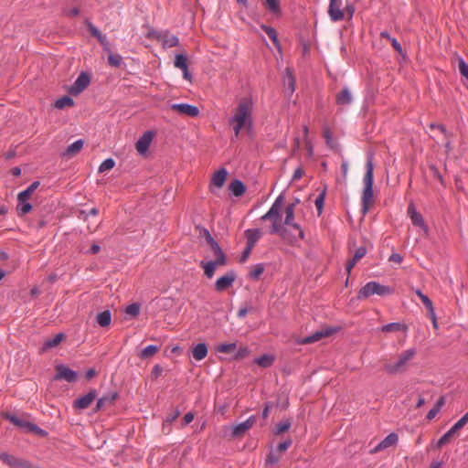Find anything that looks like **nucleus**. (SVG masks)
<instances>
[{
  "label": "nucleus",
  "instance_id": "1",
  "mask_svg": "<svg viewBox=\"0 0 468 468\" xmlns=\"http://www.w3.org/2000/svg\"><path fill=\"white\" fill-rule=\"evenodd\" d=\"M298 202L299 201L296 200L294 203H292L285 207V218L283 225L281 215L282 207V197H279L274 201L269 211L261 217L262 220L271 221V232L278 234L282 239L290 245H295L299 240L304 238L303 230L294 221V208Z\"/></svg>",
  "mask_w": 468,
  "mask_h": 468
},
{
  "label": "nucleus",
  "instance_id": "2",
  "mask_svg": "<svg viewBox=\"0 0 468 468\" xmlns=\"http://www.w3.org/2000/svg\"><path fill=\"white\" fill-rule=\"evenodd\" d=\"M253 101L250 98H241L232 109V115L229 120L232 127L234 136L239 137L241 132H249L251 129L253 119Z\"/></svg>",
  "mask_w": 468,
  "mask_h": 468
},
{
  "label": "nucleus",
  "instance_id": "3",
  "mask_svg": "<svg viewBox=\"0 0 468 468\" xmlns=\"http://www.w3.org/2000/svg\"><path fill=\"white\" fill-rule=\"evenodd\" d=\"M373 162L372 157H369L366 164V173L363 178L365 185L362 194V207L363 212L366 213L368 207L373 204Z\"/></svg>",
  "mask_w": 468,
  "mask_h": 468
},
{
  "label": "nucleus",
  "instance_id": "4",
  "mask_svg": "<svg viewBox=\"0 0 468 468\" xmlns=\"http://www.w3.org/2000/svg\"><path fill=\"white\" fill-rule=\"evenodd\" d=\"M415 348L407 349L399 355L397 361L385 363L384 369L389 374L404 372L407 368L408 363L415 356Z\"/></svg>",
  "mask_w": 468,
  "mask_h": 468
},
{
  "label": "nucleus",
  "instance_id": "5",
  "mask_svg": "<svg viewBox=\"0 0 468 468\" xmlns=\"http://www.w3.org/2000/svg\"><path fill=\"white\" fill-rule=\"evenodd\" d=\"M392 292L393 290L388 286L381 285L376 282H369L360 289L358 298L366 299L374 294L384 296Z\"/></svg>",
  "mask_w": 468,
  "mask_h": 468
},
{
  "label": "nucleus",
  "instance_id": "6",
  "mask_svg": "<svg viewBox=\"0 0 468 468\" xmlns=\"http://www.w3.org/2000/svg\"><path fill=\"white\" fill-rule=\"evenodd\" d=\"M336 330L337 329L335 327H323L309 336L298 339L296 343L299 345H309L315 343L323 338L332 335L336 332Z\"/></svg>",
  "mask_w": 468,
  "mask_h": 468
},
{
  "label": "nucleus",
  "instance_id": "7",
  "mask_svg": "<svg viewBox=\"0 0 468 468\" xmlns=\"http://www.w3.org/2000/svg\"><path fill=\"white\" fill-rule=\"evenodd\" d=\"M0 461L10 468H31V463L5 452H0Z\"/></svg>",
  "mask_w": 468,
  "mask_h": 468
},
{
  "label": "nucleus",
  "instance_id": "8",
  "mask_svg": "<svg viewBox=\"0 0 468 468\" xmlns=\"http://www.w3.org/2000/svg\"><path fill=\"white\" fill-rule=\"evenodd\" d=\"M90 78L89 74L81 72L75 82L69 88V92L71 95H78L82 92L90 84Z\"/></svg>",
  "mask_w": 468,
  "mask_h": 468
},
{
  "label": "nucleus",
  "instance_id": "9",
  "mask_svg": "<svg viewBox=\"0 0 468 468\" xmlns=\"http://www.w3.org/2000/svg\"><path fill=\"white\" fill-rule=\"evenodd\" d=\"M170 109L181 115L188 117H196L199 114V110L197 106L187 103H174Z\"/></svg>",
  "mask_w": 468,
  "mask_h": 468
},
{
  "label": "nucleus",
  "instance_id": "10",
  "mask_svg": "<svg viewBox=\"0 0 468 468\" xmlns=\"http://www.w3.org/2000/svg\"><path fill=\"white\" fill-rule=\"evenodd\" d=\"M342 5V0H330L328 15L332 21L336 22L344 19L345 13Z\"/></svg>",
  "mask_w": 468,
  "mask_h": 468
},
{
  "label": "nucleus",
  "instance_id": "11",
  "mask_svg": "<svg viewBox=\"0 0 468 468\" xmlns=\"http://www.w3.org/2000/svg\"><path fill=\"white\" fill-rule=\"evenodd\" d=\"M96 398V390L91 389L84 396L76 399L73 403V407L78 410H85L90 406V404L95 400Z\"/></svg>",
  "mask_w": 468,
  "mask_h": 468
},
{
  "label": "nucleus",
  "instance_id": "12",
  "mask_svg": "<svg viewBox=\"0 0 468 468\" xmlns=\"http://www.w3.org/2000/svg\"><path fill=\"white\" fill-rule=\"evenodd\" d=\"M5 418L17 427L26 429L29 431H34V432L40 433V434L43 433V431L40 430L38 427H37L35 424H32V423H30L23 419H20L15 415L7 414L5 416Z\"/></svg>",
  "mask_w": 468,
  "mask_h": 468
},
{
  "label": "nucleus",
  "instance_id": "13",
  "mask_svg": "<svg viewBox=\"0 0 468 468\" xmlns=\"http://www.w3.org/2000/svg\"><path fill=\"white\" fill-rule=\"evenodd\" d=\"M236 280L234 271H229L222 277L218 278L215 282V288L218 292H223L229 288Z\"/></svg>",
  "mask_w": 468,
  "mask_h": 468
},
{
  "label": "nucleus",
  "instance_id": "14",
  "mask_svg": "<svg viewBox=\"0 0 468 468\" xmlns=\"http://www.w3.org/2000/svg\"><path fill=\"white\" fill-rule=\"evenodd\" d=\"M256 418L254 416H250L245 421L239 423L232 427V436L233 437H241L246 431H248L255 423Z\"/></svg>",
  "mask_w": 468,
  "mask_h": 468
},
{
  "label": "nucleus",
  "instance_id": "15",
  "mask_svg": "<svg viewBox=\"0 0 468 468\" xmlns=\"http://www.w3.org/2000/svg\"><path fill=\"white\" fill-rule=\"evenodd\" d=\"M399 441V437L396 433H390L388 434L384 440H382L375 448L370 450V454H375L377 452H379L390 446H394L397 444Z\"/></svg>",
  "mask_w": 468,
  "mask_h": 468
},
{
  "label": "nucleus",
  "instance_id": "16",
  "mask_svg": "<svg viewBox=\"0 0 468 468\" xmlns=\"http://www.w3.org/2000/svg\"><path fill=\"white\" fill-rule=\"evenodd\" d=\"M408 214L411 219L413 225L420 227L425 233L428 234V227L426 226L422 216L417 212L413 205H410L408 207Z\"/></svg>",
  "mask_w": 468,
  "mask_h": 468
},
{
  "label": "nucleus",
  "instance_id": "17",
  "mask_svg": "<svg viewBox=\"0 0 468 468\" xmlns=\"http://www.w3.org/2000/svg\"><path fill=\"white\" fill-rule=\"evenodd\" d=\"M154 138L153 132L144 133L139 140L136 142L135 148L137 152L141 154H144L147 152L152 141Z\"/></svg>",
  "mask_w": 468,
  "mask_h": 468
},
{
  "label": "nucleus",
  "instance_id": "18",
  "mask_svg": "<svg viewBox=\"0 0 468 468\" xmlns=\"http://www.w3.org/2000/svg\"><path fill=\"white\" fill-rule=\"evenodd\" d=\"M55 379H65L68 382H74L77 379V373L65 366H58Z\"/></svg>",
  "mask_w": 468,
  "mask_h": 468
},
{
  "label": "nucleus",
  "instance_id": "19",
  "mask_svg": "<svg viewBox=\"0 0 468 468\" xmlns=\"http://www.w3.org/2000/svg\"><path fill=\"white\" fill-rule=\"evenodd\" d=\"M227 176L228 171L225 168H220L219 170L216 171L211 178V191H213V186L221 188L226 182Z\"/></svg>",
  "mask_w": 468,
  "mask_h": 468
},
{
  "label": "nucleus",
  "instance_id": "20",
  "mask_svg": "<svg viewBox=\"0 0 468 468\" xmlns=\"http://www.w3.org/2000/svg\"><path fill=\"white\" fill-rule=\"evenodd\" d=\"M148 37L161 38L165 48H173L176 47L178 43V38L176 36H170L168 34H164L161 36L153 31L148 33Z\"/></svg>",
  "mask_w": 468,
  "mask_h": 468
},
{
  "label": "nucleus",
  "instance_id": "21",
  "mask_svg": "<svg viewBox=\"0 0 468 468\" xmlns=\"http://www.w3.org/2000/svg\"><path fill=\"white\" fill-rule=\"evenodd\" d=\"M84 145V141L80 139L75 141L73 144L68 146L66 151L63 153V156L71 158L80 152Z\"/></svg>",
  "mask_w": 468,
  "mask_h": 468
},
{
  "label": "nucleus",
  "instance_id": "22",
  "mask_svg": "<svg viewBox=\"0 0 468 468\" xmlns=\"http://www.w3.org/2000/svg\"><path fill=\"white\" fill-rule=\"evenodd\" d=\"M244 234L247 239V245L252 248L261 237V231L258 229H247Z\"/></svg>",
  "mask_w": 468,
  "mask_h": 468
},
{
  "label": "nucleus",
  "instance_id": "23",
  "mask_svg": "<svg viewBox=\"0 0 468 468\" xmlns=\"http://www.w3.org/2000/svg\"><path fill=\"white\" fill-rule=\"evenodd\" d=\"M207 355V346L204 343H199L192 349V356L197 361L204 359Z\"/></svg>",
  "mask_w": 468,
  "mask_h": 468
},
{
  "label": "nucleus",
  "instance_id": "24",
  "mask_svg": "<svg viewBox=\"0 0 468 468\" xmlns=\"http://www.w3.org/2000/svg\"><path fill=\"white\" fill-rule=\"evenodd\" d=\"M229 190L232 192V194L235 197L242 196L245 193V190H246V187H245L244 184L241 181L238 180V179L232 181L229 184Z\"/></svg>",
  "mask_w": 468,
  "mask_h": 468
},
{
  "label": "nucleus",
  "instance_id": "25",
  "mask_svg": "<svg viewBox=\"0 0 468 468\" xmlns=\"http://www.w3.org/2000/svg\"><path fill=\"white\" fill-rule=\"evenodd\" d=\"M352 101V95L347 89H344L336 95V103L339 105H347Z\"/></svg>",
  "mask_w": 468,
  "mask_h": 468
},
{
  "label": "nucleus",
  "instance_id": "26",
  "mask_svg": "<svg viewBox=\"0 0 468 468\" xmlns=\"http://www.w3.org/2000/svg\"><path fill=\"white\" fill-rule=\"evenodd\" d=\"M117 394L112 393L99 399L96 405V410H101L105 406L112 404L116 399Z\"/></svg>",
  "mask_w": 468,
  "mask_h": 468
},
{
  "label": "nucleus",
  "instance_id": "27",
  "mask_svg": "<svg viewBox=\"0 0 468 468\" xmlns=\"http://www.w3.org/2000/svg\"><path fill=\"white\" fill-rule=\"evenodd\" d=\"M261 29L268 35V37L271 39L274 46L280 49V43L278 40V35L276 30L273 27H268L266 25H261Z\"/></svg>",
  "mask_w": 468,
  "mask_h": 468
},
{
  "label": "nucleus",
  "instance_id": "28",
  "mask_svg": "<svg viewBox=\"0 0 468 468\" xmlns=\"http://www.w3.org/2000/svg\"><path fill=\"white\" fill-rule=\"evenodd\" d=\"M263 5L268 11L274 15L281 13L280 0H264Z\"/></svg>",
  "mask_w": 468,
  "mask_h": 468
},
{
  "label": "nucleus",
  "instance_id": "29",
  "mask_svg": "<svg viewBox=\"0 0 468 468\" xmlns=\"http://www.w3.org/2000/svg\"><path fill=\"white\" fill-rule=\"evenodd\" d=\"M96 321L102 327L108 326L112 321V315L110 311L106 310L102 313L98 314L96 316Z\"/></svg>",
  "mask_w": 468,
  "mask_h": 468
},
{
  "label": "nucleus",
  "instance_id": "30",
  "mask_svg": "<svg viewBox=\"0 0 468 468\" xmlns=\"http://www.w3.org/2000/svg\"><path fill=\"white\" fill-rule=\"evenodd\" d=\"M32 209L31 204L25 199H17L16 210L19 216L27 214Z\"/></svg>",
  "mask_w": 468,
  "mask_h": 468
},
{
  "label": "nucleus",
  "instance_id": "31",
  "mask_svg": "<svg viewBox=\"0 0 468 468\" xmlns=\"http://www.w3.org/2000/svg\"><path fill=\"white\" fill-rule=\"evenodd\" d=\"M274 356L272 355H263L255 359V363L261 367H269L273 364Z\"/></svg>",
  "mask_w": 468,
  "mask_h": 468
},
{
  "label": "nucleus",
  "instance_id": "32",
  "mask_svg": "<svg viewBox=\"0 0 468 468\" xmlns=\"http://www.w3.org/2000/svg\"><path fill=\"white\" fill-rule=\"evenodd\" d=\"M206 239H207L208 245L210 246L211 250L214 252L215 256L218 254L223 253V251H222L221 248L219 247V245L218 244V242L212 238V236L207 231L206 233Z\"/></svg>",
  "mask_w": 468,
  "mask_h": 468
},
{
  "label": "nucleus",
  "instance_id": "33",
  "mask_svg": "<svg viewBox=\"0 0 468 468\" xmlns=\"http://www.w3.org/2000/svg\"><path fill=\"white\" fill-rule=\"evenodd\" d=\"M64 339V335L63 334H58L56 335L54 337L52 338H49L48 339L45 344H44V346L43 348L44 349H48V348H51V347H55L57 346L62 340Z\"/></svg>",
  "mask_w": 468,
  "mask_h": 468
},
{
  "label": "nucleus",
  "instance_id": "34",
  "mask_svg": "<svg viewBox=\"0 0 468 468\" xmlns=\"http://www.w3.org/2000/svg\"><path fill=\"white\" fill-rule=\"evenodd\" d=\"M73 104H74V101L70 97L64 96V97L57 100L54 105L57 109H64L66 107H71V106H73Z\"/></svg>",
  "mask_w": 468,
  "mask_h": 468
},
{
  "label": "nucleus",
  "instance_id": "35",
  "mask_svg": "<svg viewBox=\"0 0 468 468\" xmlns=\"http://www.w3.org/2000/svg\"><path fill=\"white\" fill-rule=\"evenodd\" d=\"M406 326L399 323H390L381 327L382 332H398L400 330H406Z\"/></svg>",
  "mask_w": 468,
  "mask_h": 468
},
{
  "label": "nucleus",
  "instance_id": "36",
  "mask_svg": "<svg viewBox=\"0 0 468 468\" xmlns=\"http://www.w3.org/2000/svg\"><path fill=\"white\" fill-rule=\"evenodd\" d=\"M200 264H201V266L204 269V272H205L206 276L207 278H212L213 275H214V272H215V271L217 269L215 264H213L211 261H207V262L201 261Z\"/></svg>",
  "mask_w": 468,
  "mask_h": 468
},
{
  "label": "nucleus",
  "instance_id": "37",
  "mask_svg": "<svg viewBox=\"0 0 468 468\" xmlns=\"http://www.w3.org/2000/svg\"><path fill=\"white\" fill-rule=\"evenodd\" d=\"M285 83L288 86V90H290V93H292L294 91L295 80H294L292 70L289 68L286 69Z\"/></svg>",
  "mask_w": 468,
  "mask_h": 468
},
{
  "label": "nucleus",
  "instance_id": "38",
  "mask_svg": "<svg viewBox=\"0 0 468 468\" xmlns=\"http://www.w3.org/2000/svg\"><path fill=\"white\" fill-rule=\"evenodd\" d=\"M158 349H159L158 346L150 345L141 351L140 357L141 358H148V357L154 356L158 351Z\"/></svg>",
  "mask_w": 468,
  "mask_h": 468
},
{
  "label": "nucleus",
  "instance_id": "39",
  "mask_svg": "<svg viewBox=\"0 0 468 468\" xmlns=\"http://www.w3.org/2000/svg\"><path fill=\"white\" fill-rule=\"evenodd\" d=\"M174 65L176 68L180 69L181 70L186 69V68H187L186 57L183 54L176 55Z\"/></svg>",
  "mask_w": 468,
  "mask_h": 468
},
{
  "label": "nucleus",
  "instance_id": "40",
  "mask_svg": "<svg viewBox=\"0 0 468 468\" xmlns=\"http://www.w3.org/2000/svg\"><path fill=\"white\" fill-rule=\"evenodd\" d=\"M236 347H237V345L235 343L221 344V345L218 346L217 351L219 353L229 354V353L233 352L236 349Z\"/></svg>",
  "mask_w": 468,
  "mask_h": 468
},
{
  "label": "nucleus",
  "instance_id": "41",
  "mask_svg": "<svg viewBox=\"0 0 468 468\" xmlns=\"http://www.w3.org/2000/svg\"><path fill=\"white\" fill-rule=\"evenodd\" d=\"M109 64L112 67L118 68L122 63V58L119 54L110 53L108 56Z\"/></svg>",
  "mask_w": 468,
  "mask_h": 468
},
{
  "label": "nucleus",
  "instance_id": "42",
  "mask_svg": "<svg viewBox=\"0 0 468 468\" xmlns=\"http://www.w3.org/2000/svg\"><path fill=\"white\" fill-rule=\"evenodd\" d=\"M263 271H264V266L262 264H256L251 267V270L250 271V276L252 279H257L262 274Z\"/></svg>",
  "mask_w": 468,
  "mask_h": 468
},
{
  "label": "nucleus",
  "instance_id": "43",
  "mask_svg": "<svg viewBox=\"0 0 468 468\" xmlns=\"http://www.w3.org/2000/svg\"><path fill=\"white\" fill-rule=\"evenodd\" d=\"M114 165H115L114 160L112 159V158H108V159L104 160L101 164V165L99 167V172L100 173H103V172H106L108 170H111V169H112L114 167Z\"/></svg>",
  "mask_w": 468,
  "mask_h": 468
},
{
  "label": "nucleus",
  "instance_id": "44",
  "mask_svg": "<svg viewBox=\"0 0 468 468\" xmlns=\"http://www.w3.org/2000/svg\"><path fill=\"white\" fill-rule=\"evenodd\" d=\"M125 313L132 317H135L140 313V305L138 303H132L126 307Z\"/></svg>",
  "mask_w": 468,
  "mask_h": 468
},
{
  "label": "nucleus",
  "instance_id": "45",
  "mask_svg": "<svg viewBox=\"0 0 468 468\" xmlns=\"http://www.w3.org/2000/svg\"><path fill=\"white\" fill-rule=\"evenodd\" d=\"M458 69L462 76L468 80V64L462 58L458 59Z\"/></svg>",
  "mask_w": 468,
  "mask_h": 468
},
{
  "label": "nucleus",
  "instance_id": "46",
  "mask_svg": "<svg viewBox=\"0 0 468 468\" xmlns=\"http://www.w3.org/2000/svg\"><path fill=\"white\" fill-rule=\"evenodd\" d=\"M291 425L292 424H291L290 420H285V421H282V422L279 423L277 425L276 433L277 434H282V433L287 431L290 429Z\"/></svg>",
  "mask_w": 468,
  "mask_h": 468
},
{
  "label": "nucleus",
  "instance_id": "47",
  "mask_svg": "<svg viewBox=\"0 0 468 468\" xmlns=\"http://www.w3.org/2000/svg\"><path fill=\"white\" fill-rule=\"evenodd\" d=\"M226 256L223 253H220V254H218L216 255V260L215 261H211V262L213 264H215V266L218 268V266H223L226 264Z\"/></svg>",
  "mask_w": 468,
  "mask_h": 468
},
{
  "label": "nucleus",
  "instance_id": "48",
  "mask_svg": "<svg viewBox=\"0 0 468 468\" xmlns=\"http://www.w3.org/2000/svg\"><path fill=\"white\" fill-rule=\"evenodd\" d=\"M366 253H367L366 248L360 247L356 250L352 259L354 260V261L358 262L366 255Z\"/></svg>",
  "mask_w": 468,
  "mask_h": 468
},
{
  "label": "nucleus",
  "instance_id": "49",
  "mask_svg": "<svg viewBox=\"0 0 468 468\" xmlns=\"http://www.w3.org/2000/svg\"><path fill=\"white\" fill-rule=\"evenodd\" d=\"M420 301L426 306L429 313H432L434 311L432 302L427 295H421Z\"/></svg>",
  "mask_w": 468,
  "mask_h": 468
},
{
  "label": "nucleus",
  "instance_id": "50",
  "mask_svg": "<svg viewBox=\"0 0 468 468\" xmlns=\"http://www.w3.org/2000/svg\"><path fill=\"white\" fill-rule=\"evenodd\" d=\"M324 200V192L321 193L315 199V207L318 210V213L321 214Z\"/></svg>",
  "mask_w": 468,
  "mask_h": 468
},
{
  "label": "nucleus",
  "instance_id": "51",
  "mask_svg": "<svg viewBox=\"0 0 468 468\" xmlns=\"http://www.w3.org/2000/svg\"><path fill=\"white\" fill-rule=\"evenodd\" d=\"M452 437L446 432L443 436L441 437V439L437 442V448H441L444 444L450 442L452 441Z\"/></svg>",
  "mask_w": 468,
  "mask_h": 468
},
{
  "label": "nucleus",
  "instance_id": "52",
  "mask_svg": "<svg viewBox=\"0 0 468 468\" xmlns=\"http://www.w3.org/2000/svg\"><path fill=\"white\" fill-rule=\"evenodd\" d=\"M98 213H99V210L97 208L93 207L89 212H85L83 210L80 211V218L86 220L89 216H97Z\"/></svg>",
  "mask_w": 468,
  "mask_h": 468
},
{
  "label": "nucleus",
  "instance_id": "53",
  "mask_svg": "<svg viewBox=\"0 0 468 468\" xmlns=\"http://www.w3.org/2000/svg\"><path fill=\"white\" fill-rule=\"evenodd\" d=\"M87 26H88V29H89L90 35L95 37L96 38H99L100 36L101 35V31L95 26H93L91 23H88Z\"/></svg>",
  "mask_w": 468,
  "mask_h": 468
},
{
  "label": "nucleus",
  "instance_id": "54",
  "mask_svg": "<svg viewBox=\"0 0 468 468\" xmlns=\"http://www.w3.org/2000/svg\"><path fill=\"white\" fill-rule=\"evenodd\" d=\"M291 444H292V440L288 439L287 441L279 443V445L277 446V450L280 452H283L291 446Z\"/></svg>",
  "mask_w": 468,
  "mask_h": 468
},
{
  "label": "nucleus",
  "instance_id": "55",
  "mask_svg": "<svg viewBox=\"0 0 468 468\" xmlns=\"http://www.w3.org/2000/svg\"><path fill=\"white\" fill-rule=\"evenodd\" d=\"M252 249H253L252 247H250L248 245L246 246V248L240 257V260H239L240 262H245L248 260L249 256L251 253Z\"/></svg>",
  "mask_w": 468,
  "mask_h": 468
},
{
  "label": "nucleus",
  "instance_id": "56",
  "mask_svg": "<svg viewBox=\"0 0 468 468\" xmlns=\"http://www.w3.org/2000/svg\"><path fill=\"white\" fill-rule=\"evenodd\" d=\"M468 422V411L455 423L460 429L464 427Z\"/></svg>",
  "mask_w": 468,
  "mask_h": 468
},
{
  "label": "nucleus",
  "instance_id": "57",
  "mask_svg": "<svg viewBox=\"0 0 468 468\" xmlns=\"http://www.w3.org/2000/svg\"><path fill=\"white\" fill-rule=\"evenodd\" d=\"M279 459H280L279 456H276L273 453H270L267 456L266 463H270V464H274V463H276L279 461Z\"/></svg>",
  "mask_w": 468,
  "mask_h": 468
},
{
  "label": "nucleus",
  "instance_id": "58",
  "mask_svg": "<svg viewBox=\"0 0 468 468\" xmlns=\"http://www.w3.org/2000/svg\"><path fill=\"white\" fill-rule=\"evenodd\" d=\"M389 261L399 264L402 261V256L398 253H392L389 257Z\"/></svg>",
  "mask_w": 468,
  "mask_h": 468
},
{
  "label": "nucleus",
  "instance_id": "59",
  "mask_svg": "<svg viewBox=\"0 0 468 468\" xmlns=\"http://www.w3.org/2000/svg\"><path fill=\"white\" fill-rule=\"evenodd\" d=\"M390 44L391 46L394 48V49L398 52H401L402 51V48L400 46V44L397 41L396 38L392 37L390 38Z\"/></svg>",
  "mask_w": 468,
  "mask_h": 468
},
{
  "label": "nucleus",
  "instance_id": "60",
  "mask_svg": "<svg viewBox=\"0 0 468 468\" xmlns=\"http://www.w3.org/2000/svg\"><path fill=\"white\" fill-rule=\"evenodd\" d=\"M194 420V414L191 413V412H188L186 413L185 416H184V419H183V421H184V425H187L189 424L190 422H192Z\"/></svg>",
  "mask_w": 468,
  "mask_h": 468
},
{
  "label": "nucleus",
  "instance_id": "61",
  "mask_svg": "<svg viewBox=\"0 0 468 468\" xmlns=\"http://www.w3.org/2000/svg\"><path fill=\"white\" fill-rule=\"evenodd\" d=\"M440 410H438V408H432L427 414V419L428 420H432L433 418H435V416L438 414Z\"/></svg>",
  "mask_w": 468,
  "mask_h": 468
},
{
  "label": "nucleus",
  "instance_id": "62",
  "mask_svg": "<svg viewBox=\"0 0 468 468\" xmlns=\"http://www.w3.org/2000/svg\"><path fill=\"white\" fill-rule=\"evenodd\" d=\"M30 196H31V194H29V193L27 192V190L26 189V190H24V191H22V192H20V193L18 194V196H17V199H25V200H27V201H28V199H29Z\"/></svg>",
  "mask_w": 468,
  "mask_h": 468
},
{
  "label": "nucleus",
  "instance_id": "63",
  "mask_svg": "<svg viewBox=\"0 0 468 468\" xmlns=\"http://www.w3.org/2000/svg\"><path fill=\"white\" fill-rule=\"evenodd\" d=\"M248 354H249L248 348L247 347H242V348H239V350L238 351V353L236 355V357H244Z\"/></svg>",
  "mask_w": 468,
  "mask_h": 468
},
{
  "label": "nucleus",
  "instance_id": "64",
  "mask_svg": "<svg viewBox=\"0 0 468 468\" xmlns=\"http://www.w3.org/2000/svg\"><path fill=\"white\" fill-rule=\"evenodd\" d=\"M461 429L454 424L447 432L453 438Z\"/></svg>",
  "mask_w": 468,
  "mask_h": 468
}]
</instances>
